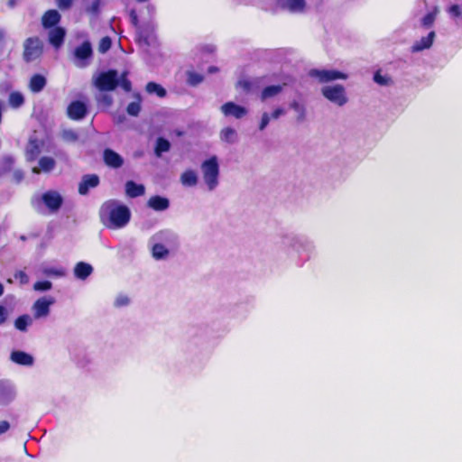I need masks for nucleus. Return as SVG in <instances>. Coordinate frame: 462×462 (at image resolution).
<instances>
[{"label":"nucleus","instance_id":"f257e3e1","mask_svg":"<svg viewBox=\"0 0 462 462\" xmlns=\"http://www.w3.org/2000/svg\"><path fill=\"white\" fill-rule=\"evenodd\" d=\"M99 217L103 225L111 229L125 227L130 221L129 208L116 199L104 202L99 209Z\"/></svg>","mask_w":462,"mask_h":462},{"label":"nucleus","instance_id":"f03ea898","mask_svg":"<svg viewBox=\"0 0 462 462\" xmlns=\"http://www.w3.org/2000/svg\"><path fill=\"white\" fill-rule=\"evenodd\" d=\"M282 245L287 250L296 253L300 257L304 256V261L310 260L316 253L314 242L303 236L284 235L282 237Z\"/></svg>","mask_w":462,"mask_h":462},{"label":"nucleus","instance_id":"7ed1b4c3","mask_svg":"<svg viewBox=\"0 0 462 462\" xmlns=\"http://www.w3.org/2000/svg\"><path fill=\"white\" fill-rule=\"evenodd\" d=\"M203 182L208 191L215 190L219 185L220 169L217 156H211L200 165Z\"/></svg>","mask_w":462,"mask_h":462},{"label":"nucleus","instance_id":"20e7f679","mask_svg":"<svg viewBox=\"0 0 462 462\" xmlns=\"http://www.w3.org/2000/svg\"><path fill=\"white\" fill-rule=\"evenodd\" d=\"M95 87L102 91H112L119 86V75L116 69H109L93 78Z\"/></svg>","mask_w":462,"mask_h":462},{"label":"nucleus","instance_id":"39448f33","mask_svg":"<svg viewBox=\"0 0 462 462\" xmlns=\"http://www.w3.org/2000/svg\"><path fill=\"white\" fill-rule=\"evenodd\" d=\"M149 239H151V242L161 244L171 251L178 249L180 245V237L178 234L171 229L160 230L153 234Z\"/></svg>","mask_w":462,"mask_h":462},{"label":"nucleus","instance_id":"423d86ee","mask_svg":"<svg viewBox=\"0 0 462 462\" xmlns=\"http://www.w3.org/2000/svg\"><path fill=\"white\" fill-rule=\"evenodd\" d=\"M43 51L42 42L38 37L27 38L23 42V58L26 62H32L38 59Z\"/></svg>","mask_w":462,"mask_h":462},{"label":"nucleus","instance_id":"0eeeda50","mask_svg":"<svg viewBox=\"0 0 462 462\" xmlns=\"http://www.w3.org/2000/svg\"><path fill=\"white\" fill-rule=\"evenodd\" d=\"M321 93L328 100L339 106L347 102L346 89L342 85L325 86L321 88Z\"/></svg>","mask_w":462,"mask_h":462},{"label":"nucleus","instance_id":"6e6552de","mask_svg":"<svg viewBox=\"0 0 462 462\" xmlns=\"http://www.w3.org/2000/svg\"><path fill=\"white\" fill-rule=\"evenodd\" d=\"M92 55L91 43L86 41L74 50V64L79 68H85L89 65Z\"/></svg>","mask_w":462,"mask_h":462},{"label":"nucleus","instance_id":"1a4fd4ad","mask_svg":"<svg viewBox=\"0 0 462 462\" xmlns=\"http://www.w3.org/2000/svg\"><path fill=\"white\" fill-rule=\"evenodd\" d=\"M310 77L317 79L320 83H327L337 79H346L347 75L336 69H312L309 72Z\"/></svg>","mask_w":462,"mask_h":462},{"label":"nucleus","instance_id":"9d476101","mask_svg":"<svg viewBox=\"0 0 462 462\" xmlns=\"http://www.w3.org/2000/svg\"><path fill=\"white\" fill-rule=\"evenodd\" d=\"M55 303L53 297H42L32 305L33 316L35 319L46 318L50 314V307Z\"/></svg>","mask_w":462,"mask_h":462},{"label":"nucleus","instance_id":"9b49d317","mask_svg":"<svg viewBox=\"0 0 462 462\" xmlns=\"http://www.w3.org/2000/svg\"><path fill=\"white\" fill-rule=\"evenodd\" d=\"M220 110L226 116H233L236 119L243 118L248 113L245 107L231 101L222 105Z\"/></svg>","mask_w":462,"mask_h":462},{"label":"nucleus","instance_id":"f8f14e48","mask_svg":"<svg viewBox=\"0 0 462 462\" xmlns=\"http://www.w3.org/2000/svg\"><path fill=\"white\" fill-rule=\"evenodd\" d=\"M42 202L51 211H57L62 205L63 199L60 194L55 190H49L42 197Z\"/></svg>","mask_w":462,"mask_h":462},{"label":"nucleus","instance_id":"ddd939ff","mask_svg":"<svg viewBox=\"0 0 462 462\" xmlns=\"http://www.w3.org/2000/svg\"><path fill=\"white\" fill-rule=\"evenodd\" d=\"M277 4L282 10L290 13H303L306 7L305 0H278Z\"/></svg>","mask_w":462,"mask_h":462},{"label":"nucleus","instance_id":"4468645a","mask_svg":"<svg viewBox=\"0 0 462 462\" xmlns=\"http://www.w3.org/2000/svg\"><path fill=\"white\" fill-rule=\"evenodd\" d=\"M99 184V177L96 174H87L82 177L79 184V193L87 195L90 189L97 187Z\"/></svg>","mask_w":462,"mask_h":462},{"label":"nucleus","instance_id":"2eb2a0df","mask_svg":"<svg viewBox=\"0 0 462 462\" xmlns=\"http://www.w3.org/2000/svg\"><path fill=\"white\" fill-rule=\"evenodd\" d=\"M66 36V31L62 27H53L49 31L48 33V39L49 42L55 48L60 49L63 42Z\"/></svg>","mask_w":462,"mask_h":462},{"label":"nucleus","instance_id":"dca6fc26","mask_svg":"<svg viewBox=\"0 0 462 462\" xmlns=\"http://www.w3.org/2000/svg\"><path fill=\"white\" fill-rule=\"evenodd\" d=\"M87 114V106L81 101H74L68 106V116L73 120H80Z\"/></svg>","mask_w":462,"mask_h":462},{"label":"nucleus","instance_id":"f3484780","mask_svg":"<svg viewBox=\"0 0 462 462\" xmlns=\"http://www.w3.org/2000/svg\"><path fill=\"white\" fill-rule=\"evenodd\" d=\"M104 162L107 166L114 169H118L124 164L123 157L108 148L104 151Z\"/></svg>","mask_w":462,"mask_h":462},{"label":"nucleus","instance_id":"a211bd4d","mask_svg":"<svg viewBox=\"0 0 462 462\" xmlns=\"http://www.w3.org/2000/svg\"><path fill=\"white\" fill-rule=\"evenodd\" d=\"M10 359L12 362L23 366H32L34 363V358L32 355L21 350L13 351L10 355Z\"/></svg>","mask_w":462,"mask_h":462},{"label":"nucleus","instance_id":"6ab92c4d","mask_svg":"<svg viewBox=\"0 0 462 462\" xmlns=\"http://www.w3.org/2000/svg\"><path fill=\"white\" fill-rule=\"evenodd\" d=\"M15 397V390L9 383L0 381V403L6 405Z\"/></svg>","mask_w":462,"mask_h":462},{"label":"nucleus","instance_id":"aec40b11","mask_svg":"<svg viewBox=\"0 0 462 462\" xmlns=\"http://www.w3.org/2000/svg\"><path fill=\"white\" fill-rule=\"evenodd\" d=\"M148 245L151 246L152 255L155 260H164L168 258L171 252L170 249L159 243L151 242V239H149Z\"/></svg>","mask_w":462,"mask_h":462},{"label":"nucleus","instance_id":"412c9836","mask_svg":"<svg viewBox=\"0 0 462 462\" xmlns=\"http://www.w3.org/2000/svg\"><path fill=\"white\" fill-rule=\"evenodd\" d=\"M60 21V14L57 10H48L42 18V23L44 28L56 27Z\"/></svg>","mask_w":462,"mask_h":462},{"label":"nucleus","instance_id":"4be33fe9","mask_svg":"<svg viewBox=\"0 0 462 462\" xmlns=\"http://www.w3.org/2000/svg\"><path fill=\"white\" fill-rule=\"evenodd\" d=\"M147 205L155 211H164L169 208L170 201L164 197L152 196L149 199Z\"/></svg>","mask_w":462,"mask_h":462},{"label":"nucleus","instance_id":"5701e85b","mask_svg":"<svg viewBox=\"0 0 462 462\" xmlns=\"http://www.w3.org/2000/svg\"><path fill=\"white\" fill-rule=\"evenodd\" d=\"M180 181L184 187H195L199 182V177L194 170L189 169L181 173Z\"/></svg>","mask_w":462,"mask_h":462},{"label":"nucleus","instance_id":"b1692460","mask_svg":"<svg viewBox=\"0 0 462 462\" xmlns=\"http://www.w3.org/2000/svg\"><path fill=\"white\" fill-rule=\"evenodd\" d=\"M145 188L143 184H137L134 180H128L125 183V193L129 198H137L143 196Z\"/></svg>","mask_w":462,"mask_h":462},{"label":"nucleus","instance_id":"393cba45","mask_svg":"<svg viewBox=\"0 0 462 462\" xmlns=\"http://www.w3.org/2000/svg\"><path fill=\"white\" fill-rule=\"evenodd\" d=\"M434 38H435V32H430L428 34V36L422 37L420 41L416 42L412 45L411 51L412 52H419V51H423L425 49L430 48V46L433 43Z\"/></svg>","mask_w":462,"mask_h":462},{"label":"nucleus","instance_id":"a878e982","mask_svg":"<svg viewBox=\"0 0 462 462\" xmlns=\"http://www.w3.org/2000/svg\"><path fill=\"white\" fill-rule=\"evenodd\" d=\"M93 272V267L87 263L79 262L75 265L74 275L80 280L87 279Z\"/></svg>","mask_w":462,"mask_h":462},{"label":"nucleus","instance_id":"bb28decb","mask_svg":"<svg viewBox=\"0 0 462 462\" xmlns=\"http://www.w3.org/2000/svg\"><path fill=\"white\" fill-rule=\"evenodd\" d=\"M46 83L47 80L44 76L35 74L30 79L29 88L32 92L39 93L45 88Z\"/></svg>","mask_w":462,"mask_h":462},{"label":"nucleus","instance_id":"cd10ccee","mask_svg":"<svg viewBox=\"0 0 462 462\" xmlns=\"http://www.w3.org/2000/svg\"><path fill=\"white\" fill-rule=\"evenodd\" d=\"M41 152L40 143L36 138H30L26 147V158L28 161H34Z\"/></svg>","mask_w":462,"mask_h":462},{"label":"nucleus","instance_id":"c85d7f7f","mask_svg":"<svg viewBox=\"0 0 462 462\" xmlns=\"http://www.w3.org/2000/svg\"><path fill=\"white\" fill-rule=\"evenodd\" d=\"M283 85H272L264 88L261 93V100L265 101L268 98L278 96L283 89Z\"/></svg>","mask_w":462,"mask_h":462},{"label":"nucleus","instance_id":"c756f323","mask_svg":"<svg viewBox=\"0 0 462 462\" xmlns=\"http://www.w3.org/2000/svg\"><path fill=\"white\" fill-rule=\"evenodd\" d=\"M129 15H130L132 24L137 29L138 36H139L140 40L143 41L146 44H148L149 43V42H148L149 36L143 29H141L139 27V25H138L139 20H138V15L136 14V11L134 9H132L129 13Z\"/></svg>","mask_w":462,"mask_h":462},{"label":"nucleus","instance_id":"7c9ffc66","mask_svg":"<svg viewBox=\"0 0 462 462\" xmlns=\"http://www.w3.org/2000/svg\"><path fill=\"white\" fill-rule=\"evenodd\" d=\"M220 139L230 144L236 143L238 140L237 133L232 127H226L220 132Z\"/></svg>","mask_w":462,"mask_h":462},{"label":"nucleus","instance_id":"2f4dec72","mask_svg":"<svg viewBox=\"0 0 462 462\" xmlns=\"http://www.w3.org/2000/svg\"><path fill=\"white\" fill-rule=\"evenodd\" d=\"M134 97L136 98V100L134 101V102H131L130 104H128V106L126 107V112L131 116H137L140 114L141 108H142V106H141V102H142L141 95L138 94V93L134 94Z\"/></svg>","mask_w":462,"mask_h":462},{"label":"nucleus","instance_id":"473e14b6","mask_svg":"<svg viewBox=\"0 0 462 462\" xmlns=\"http://www.w3.org/2000/svg\"><path fill=\"white\" fill-rule=\"evenodd\" d=\"M32 323V319L27 315H22L18 317L14 321V327L16 329L25 332L28 329V327Z\"/></svg>","mask_w":462,"mask_h":462},{"label":"nucleus","instance_id":"72a5a7b5","mask_svg":"<svg viewBox=\"0 0 462 462\" xmlns=\"http://www.w3.org/2000/svg\"><path fill=\"white\" fill-rule=\"evenodd\" d=\"M290 107L297 113V122L302 123L306 120V108L304 105L293 100L290 104Z\"/></svg>","mask_w":462,"mask_h":462},{"label":"nucleus","instance_id":"f704fd0d","mask_svg":"<svg viewBox=\"0 0 462 462\" xmlns=\"http://www.w3.org/2000/svg\"><path fill=\"white\" fill-rule=\"evenodd\" d=\"M171 149V143L168 140L159 137L156 141V146H155V155L157 157H161L162 152H169Z\"/></svg>","mask_w":462,"mask_h":462},{"label":"nucleus","instance_id":"c9c22d12","mask_svg":"<svg viewBox=\"0 0 462 462\" xmlns=\"http://www.w3.org/2000/svg\"><path fill=\"white\" fill-rule=\"evenodd\" d=\"M39 166L41 171L50 172L56 166V162L53 158L49 156H43L39 160Z\"/></svg>","mask_w":462,"mask_h":462},{"label":"nucleus","instance_id":"e433bc0d","mask_svg":"<svg viewBox=\"0 0 462 462\" xmlns=\"http://www.w3.org/2000/svg\"><path fill=\"white\" fill-rule=\"evenodd\" d=\"M9 105L13 108H18L24 103V97L20 92H12L8 98Z\"/></svg>","mask_w":462,"mask_h":462},{"label":"nucleus","instance_id":"4c0bfd02","mask_svg":"<svg viewBox=\"0 0 462 462\" xmlns=\"http://www.w3.org/2000/svg\"><path fill=\"white\" fill-rule=\"evenodd\" d=\"M149 94H156L160 97L166 96V90L159 84L155 82H149L145 88Z\"/></svg>","mask_w":462,"mask_h":462},{"label":"nucleus","instance_id":"58836bf2","mask_svg":"<svg viewBox=\"0 0 462 462\" xmlns=\"http://www.w3.org/2000/svg\"><path fill=\"white\" fill-rule=\"evenodd\" d=\"M187 77H188L187 78L188 84L190 86H193V87L198 86L204 79V77L201 74L194 72V71H188Z\"/></svg>","mask_w":462,"mask_h":462},{"label":"nucleus","instance_id":"ea45409f","mask_svg":"<svg viewBox=\"0 0 462 462\" xmlns=\"http://www.w3.org/2000/svg\"><path fill=\"white\" fill-rule=\"evenodd\" d=\"M42 272L46 276L62 277L65 275V271L62 268L55 267H42Z\"/></svg>","mask_w":462,"mask_h":462},{"label":"nucleus","instance_id":"a19ab883","mask_svg":"<svg viewBox=\"0 0 462 462\" xmlns=\"http://www.w3.org/2000/svg\"><path fill=\"white\" fill-rule=\"evenodd\" d=\"M96 99L98 104L104 106L105 107H109L113 104V97L110 94L107 93H100L96 97Z\"/></svg>","mask_w":462,"mask_h":462},{"label":"nucleus","instance_id":"79ce46f5","mask_svg":"<svg viewBox=\"0 0 462 462\" xmlns=\"http://www.w3.org/2000/svg\"><path fill=\"white\" fill-rule=\"evenodd\" d=\"M256 84L257 80L242 79L238 81V86L242 88L246 93L254 91Z\"/></svg>","mask_w":462,"mask_h":462},{"label":"nucleus","instance_id":"37998d69","mask_svg":"<svg viewBox=\"0 0 462 462\" xmlns=\"http://www.w3.org/2000/svg\"><path fill=\"white\" fill-rule=\"evenodd\" d=\"M101 0H94L89 5L86 6V12L97 16L100 12Z\"/></svg>","mask_w":462,"mask_h":462},{"label":"nucleus","instance_id":"c03bdc74","mask_svg":"<svg viewBox=\"0 0 462 462\" xmlns=\"http://www.w3.org/2000/svg\"><path fill=\"white\" fill-rule=\"evenodd\" d=\"M374 82L381 86H388L392 82L390 77H388L387 75H382L379 71L374 73Z\"/></svg>","mask_w":462,"mask_h":462},{"label":"nucleus","instance_id":"a18cd8bd","mask_svg":"<svg viewBox=\"0 0 462 462\" xmlns=\"http://www.w3.org/2000/svg\"><path fill=\"white\" fill-rule=\"evenodd\" d=\"M62 138L66 142L74 143L79 139V134L71 129H67L62 132Z\"/></svg>","mask_w":462,"mask_h":462},{"label":"nucleus","instance_id":"49530a36","mask_svg":"<svg viewBox=\"0 0 462 462\" xmlns=\"http://www.w3.org/2000/svg\"><path fill=\"white\" fill-rule=\"evenodd\" d=\"M127 73L124 72L119 76V86L125 91L130 92L132 89V84L126 78Z\"/></svg>","mask_w":462,"mask_h":462},{"label":"nucleus","instance_id":"de8ad7c7","mask_svg":"<svg viewBox=\"0 0 462 462\" xmlns=\"http://www.w3.org/2000/svg\"><path fill=\"white\" fill-rule=\"evenodd\" d=\"M52 283L49 281L37 282L33 284V289L39 291H45L51 290Z\"/></svg>","mask_w":462,"mask_h":462},{"label":"nucleus","instance_id":"09e8293b","mask_svg":"<svg viewBox=\"0 0 462 462\" xmlns=\"http://www.w3.org/2000/svg\"><path fill=\"white\" fill-rule=\"evenodd\" d=\"M448 13L451 18H458L462 15V7L458 5H452L448 7Z\"/></svg>","mask_w":462,"mask_h":462},{"label":"nucleus","instance_id":"8fccbe9b","mask_svg":"<svg viewBox=\"0 0 462 462\" xmlns=\"http://www.w3.org/2000/svg\"><path fill=\"white\" fill-rule=\"evenodd\" d=\"M111 39L109 37H104L99 42L98 51L101 53H105L111 48Z\"/></svg>","mask_w":462,"mask_h":462},{"label":"nucleus","instance_id":"3c124183","mask_svg":"<svg viewBox=\"0 0 462 462\" xmlns=\"http://www.w3.org/2000/svg\"><path fill=\"white\" fill-rule=\"evenodd\" d=\"M435 21V14L433 13H429L427 14L421 20V24L424 26V27H430L433 23Z\"/></svg>","mask_w":462,"mask_h":462},{"label":"nucleus","instance_id":"603ef678","mask_svg":"<svg viewBox=\"0 0 462 462\" xmlns=\"http://www.w3.org/2000/svg\"><path fill=\"white\" fill-rule=\"evenodd\" d=\"M129 302H130V300L127 296L119 295L116 297V299L115 300V306L120 308V307L128 305Z\"/></svg>","mask_w":462,"mask_h":462},{"label":"nucleus","instance_id":"864d4df0","mask_svg":"<svg viewBox=\"0 0 462 462\" xmlns=\"http://www.w3.org/2000/svg\"><path fill=\"white\" fill-rule=\"evenodd\" d=\"M270 120H271L270 115L266 112L263 113L262 116V118H261V122L259 124V130L260 131L264 130L267 127V125H269Z\"/></svg>","mask_w":462,"mask_h":462},{"label":"nucleus","instance_id":"5fc2aeb1","mask_svg":"<svg viewBox=\"0 0 462 462\" xmlns=\"http://www.w3.org/2000/svg\"><path fill=\"white\" fill-rule=\"evenodd\" d=\"M74 0H56V4L60 10H68L72 6Z\"/></svg>","mask_w":462,"mask_h":462},{"label":"nucleus","instance_id":"6e6d98bb","mask_svg":"<svg viewBox=\"0 0 462 462\" xmlns=\"http://www.w3.org/2000/svg\"><path fill=\"white\" fill-rule=\"evenodd\" d=\"M14 278L19 280L21 284H27L29 282V277L23 271H17L14 273Z\"/></svg>","mask_w":462,"mask_h":462},{"label":"nucleus","instance_id":"4d7b16f0","mask_svg":"<svg viewBox=\"0 0 462 462\" xmlns=\"http://www.w3.org/2000/svg\"><path fill=\"white\" fill-rule=\"evenodd\" d=\"M14 163V158L12 156H5L3 158V169L5 171H9Z\"/></svg>","mask_w":462,"mask_h":462},{"label":"nucleus","instance_id":"13d9d810","mask_svg":"<svg viewBox=\"0 0 462 462\" xmlns=\"http://www.w3.org/2000/svg\"><path fill=\"white\" fill-rule=\"evenodd\" d=\"M145 10H146V13H147V19L148 20L152 19L154 14H155V7H154V5H152L151 4H148L145 6Z\"/></svg>","mask_w":462,"mask_h":462},{"label":"nucleus","instance_id":"bf43d9fd","mask_svg":"<svg viewBox=\"0 0 462 462\" xmlns=\"http://www.w3.org/2000/svg\"><path fill=\"white\" fill-rule=\"evenodd\" d=\"M10 428H11V425L7 420L0 421V435L7 432Z\"/></svg>","mask_w":462,"mask_h":462},{"label":"nucleus","instance_id":"052dcab7","mask_svg":"<svg viewBox=\"0 0 462 462\" xmlns=\"http://www.w3.org/2000/svg\"><path fill=\"white\" fill-rule=\"evenodd\" d=\"M285 114V110L282 107L276 108L270 116L273 119H278L281 116Z\"/></svg>","mask_w":462,"mask_h":462},{"label":"nucleus","instance_id":"680f3d73","mask_svg":"<svg viewBox=\"0 0 462 462\" xmlns=\"http://www.w3.org/2000/svg\"><path fill=\"white\" fill-rule=\"evenodd\" d=\"M7 319L6 309L0 305V325L4 324Z\"/></svg>","mask_w":462,"mask_h":462},{"label":"nucleus","instance_id":"e2e57ef3","mask_svg":"<svg viewBox=\"0 0 462 462\" xmlns=\"http://www.w3.org/2000/svg\"><path fill=\"white\" fill-rule=\"evenodd\" d=\"M18 0H8V5L10 7H14L15 6L16 3H17Z\"/></svg>","mask_w":462,"mask_h":462},{"label":"nucleus","instance_id":"0e129e2a","mask_svg":"<svg viewBox=\"0 0 462 462\" xmlns=\"http://www.w3.org/2000/svg\"><path fill=\"white\" fill-rule=\"evenodd\" d=\"M217 70V67H209L208 68V72L209 73H214Z\"/></svg>","mask_w":462,"mask_h":462},{"label":"nucleus","instance_id":"69168bd1","mask_svg":"<svg viewBox=\"0 0 462 462\" xmlns=\"http://www.w3.org/2000/svg\"><path fill=\"white\" fill-rule=\"evenodd\" d=\"M5 34V31L3 29H0V42L4 39Z\"/></svg>","mask_w":462,"mask_h":462},{"label":"nucleus","instance_id":"338daca9","mask_svg":"<svg viewBox=\"0 0 462 462\" xmlns=\"http://www.w3.org/2000/svg\"><path fill=\"white\" fill-rule=\"evenodd\" d=\"M4 294V286L3 284L0 282V297Z\"/></svg>","mask_w":462,"mask_h":462},{"label":"nucleus","instance_id":"774afa93","mask_svg":"<svg viewBox=\"0 0 462 462\" xmlns=\"http://www.w3.org/2000/svg\"><path fill=\"white\" fill-rule=\"evenodd\" d=\"M20 239H21L22 241H25V240H26V236H20Z\"/></svg>","mask_w":462,"mask_h":462}]
</instances>
